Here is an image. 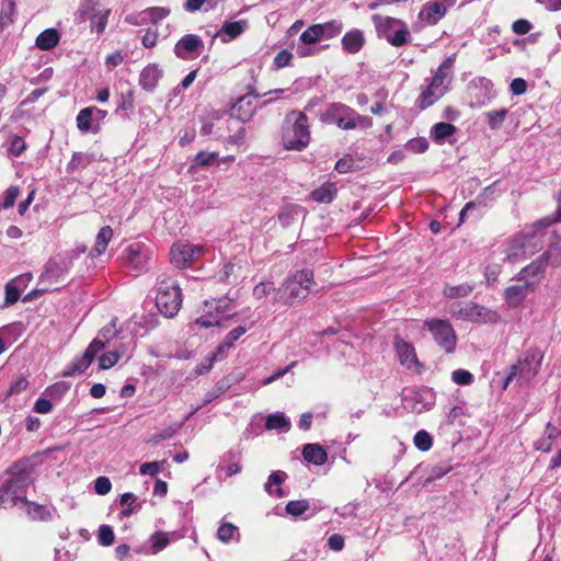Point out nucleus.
Wrapping results in <instances>:
<instances>
[{
  "label": "nucleus",
  "mask_w": 561,
  "mask_h": 561,
  "mask_svg": "<svg viewBox=\"0 0 561 561\" xmlns=\"http://www.w3.org/2000/svg\"><path fill=\"white\" fill-rule=\"evenodd\" d=\"M8 476L0 488V508L30 506L26 491L33 481L31 472L26 468L14 465L9 469Z\"/></svg>",
  "instance_id": "f257e3e1"
},
{
  "label": "nucleus",
  "mask_w": 561,
  "mask_h": 561,
  "mask_svg": "<svg viewBox=\"0 0 561 561\" xmlns=\"http://www.w3.org/2000/svg\"><path fill=\"white\" fill-rule=\"evenodd\" d=\"M542 227L531 226L512 237L505 249V261L520 262L542 248Z\"/></svg>",
  "instance_id": "f03ea898"
},
{
  "label": "nucleus",
  "mask_w": 561,
  "mask_h": 561,
  "mask_svg": "<svg viewBox=\"0 0 561 561\" xmlns=\"http://www.w3.org/2000/svg\"><path fill=\"white\" fill-rule=\"evenodd\" d=\"M282 141L287 150H302L310 141L308 117L299 111L287 114L282 133Z\"/></svg>",
  "instance_id": "7ed1b4c3"
},
{
  "label": "nucleus",
  "mask_w": 561,
  "mask_h": 561,
  "mask_svg": "<svg viewBox=\"0 0 561 561\" xmlns=\"http://www.w3.org/2000/svg\"><path fill=\"white\" fill-rule=\"evenodd\" d=\"M320 119L325 124L336 125L344 130L355 129L356 127L367 128L373 125L370 117L362 116L352 107L340 102L331 103L321 113Z\"/></svg>",
  "instance_id": "20e7f679"
},
{
  "label": "nucleus",
  "mask_w": 561,
  "mask_h": 561,
  "mask_svg": "<svg viewBox=\"0 0 561 561\" xmlns=\"http://www.w3.org/2000/svg\"><path fill=\"white\" fill-rule=\"evenodd\" d=\"M313 284V272L301 270L289 276L278 289V299L293 305L308 297Z\"/></svg>",
  "instance_id": "39448f33"
},
{
  "label": "nucleus",
  "mask_w": 561,
  "mask_h": 561,
  "mask_svg": "<svg viewBox=\"0 0 561 561\" xmlns=\"http://www.w3.org/2000/svg\"><path fill=\"white\" fill-rule=\"evenodd\" d=\"M156 306L167 318L174 317L182 306V294L178 283L171 278L158 282Z\"/></svg>",
  "instance_id": "423d86ee"
},
{
  "label": "nucleus",
  "mask_w": 561,
  "mask_h": 561,
  "mask_svg": "<svg viewBox=\"0 0 561 561\" xmlns=\"http://www.w3.org/2000/svg\"><path fill=\"white\" fill-rule=\"evenodd\" d=\"M113 328H103L99 335L90 343L85 352L81 357L73 359V362L67 366L62 375L66 377L81 374L92 364L96 354L102 351L106 343L113 337Z\"/></svg>",
  "instance_id": "0eeeda50"
},
{
  "label": "nucleus",
  "mask_w": 561,
  "mask_h": 561,
  "mask_svg": "<svg viewBox=\"0 0 561 561\" xmlns=\"http://www.w3.org/2000/svg\"><path fill=\"white\" fill-rule=\"evenodd\" d=\"M374 21L380 36L389 44L400 47L410 41V32L404 22L390 16L375 15Z\"/></svg>",
  "instance_id": "6e6552de"
},
{
  "label": "nucleus",
  "mask_w": 561,
  "mask_h": 561,
  "mask_svg": "<svg viewBox=\"0 0 561 561\" xmlns=\"http://www.w3.org/2000/svg\"><path fill=\"white\" fill-rule=\"evenodd\" d=\"M557 250H559V247H551L530 264L523 267L519 273L512 278V282H527L528 284H533V287L536 289L545 276L546 268L553 256V252Z\"/></svg>",
  "instance_id": "1a4fd4ad"
},
{
  "label": "nucleus",
  "mask_w": 561,
  "mask_h": 561,
  "mask_svg": "<svg viewBox=\"0 0 561 561\" xmlns=\"http://www.w3.org/2000/svg\"><path fill=\"white\" fill-rule=\"evenodd\" d=\"M206 253V248L201 244L176 242L170 250L171 263L178 268H186Z\"/></svg>",
  "instance_id": "9d476101"
},
{
  "label": "nucleus",
  "mask_w": 561,
  "mask_h": 561,
  "mask_svg": "<svg viewBox=\"0 0 561 561\" xmlns=\"http://www.w3.org/2000/svg\"><path fill=\"white\" fill-rule=\"evenodd\" d=\"M540 365L541 358H538L535 353H527L524 358L519 359L512 366L504 388H506L514 379H516L520 385L528 382L537 375Z\"/></svg>",
  "instance_id": "9b49d317"
},
{
  "label": "nucleus",
  "mask_w": 561,
  "mask_h": 561,
  "mask_svg": "<svg viewBox=\"0 0 561 561\" xmlns=\"http://www.w3.org/2000/svg\"><path fill=\"white\" fill-rule=\"evenodd\" d=\"M424 325L431 331L435 342L446 352L453 353L457 336L451 324L446 320L430 319Z\"/></svg>",
  "instance_id": "f8f14e48"
},
{
  "label": "nucleus",
  "mask_w": 561,
  "mask_h": 561,
  "mask_svg": "<svg viewBox=\"0 0 561 561\" xmlns=\"http://www.w3.org/2000/svg\"><path fill=\"white\" fill-rule=\"evenodd\" d=\"M150 260L151 253L142 243H131L124 250V262L137 274L148 270V263Z\"/></svg>",
  "instance_id": "ddd939ff"
},
{
  "label": "nucleus",
  "mask_w": 561,
  "mask_h": 561,
  "mask_svg": "<svg viewBox=\"0 0 561 561\" xmlns=\"http://www.w3.org/2000/svg\"><path fill=\"white\" fill-rule=\"evenodd\" d=\"M458 319L471 322H496L499 320L497 312L480 306L476 302H469L454 313Z\"/></svg>",
  "instance_id": "4468645a"
},
{
  "label": "nucleus",
  "mask_w": 561,
  "mask_h": 561,
  "mask_svg": "<svg viewBox=\"0 0 561 561\" xmlns=\"http://www.w3.org/2000/svg\"><path fill=\"white\" fill-rule=\"evenodd\" d=\"M204 48L203 39L195 34L184 35L174 46V54L183 60H191L199 56Z\"/></svg>",
  "instance_id": "2eb2a0df"
},
{
  "label": "nucleus",
  "mask_w": 561,
  "mask_h": 561,
  "mask_svg": "<svg viewBox=\"0 0 561 561\" xmlns=\"http://www.w3.org/2000/svg\"><path fill=\"white\" fill-rule=\"evenodd\" d=\"M455 4L456 0L428 1L422 7L419 19L430 25H434L446 14L447 9Z\"/></svg>",
  "instance_id": "dca6fc26"
},
{
  "label": "nucleus",
  "mask_w": 561,
  "mask_h": 561,
  "mask_svg": "<svg viewBox=\"0 0 561 561\" xmlns=\"http://www.w3.org/2000/svg\"><path fill=\"white\" fill-rule=\"evenodd\" d=\"M536 289L533 287V284H528L527 282H515V284L505 288L503 298L508 307L517 308Z\"/></svg>",
  "instance_id": "f3484780"
},
{
  "label": "nucleus",
  "mask_w": 561,
  "mask_h": 561,
  "mask_svg": "<svg viewBox=\"0 0 561 561\" xmlns=\"http://www.w3.org/2000/svg\"><path fill=\"white\" fill-rule=\"evenodd\" d=\"M256 107V96L247 94L237 100V102L231 106L230 114L233 118L245 123L252 118Z\"/></svg>",
  "instance_id": "a211bd4d"
},
{
  "label": "nucleus",
  "mask_w": 561,
  "mask_h": 561,
  "mask_svg": "<svg viewBox=\"0 0 561 561\" xmlns=\"http://www.w3.org/2000/svg\"><path fill=\"white\" fill-rule=\"evenodd\" d=\"M322 41L319 34V31L316 24L310 25L307 30H305L300 37L299 43L296 46V54L299 57H308L312 56L317 53V49L312 47V45Z\"/></svg>",
  "instance_id": "6ab92c4d"
},
{
  "label": "nucleus",
  "mask_w": 561,
  "mask_h": 561,
  "mask_svg": "<svg viewBox=\"0 0 561 561\" xmlns=\"http://www.w3.org/2000/svg\"><path fill=\"white\" fill-rule=\"evenodd\" d=\"M394 348L400 360V364L407 369L419 368L420 363L416 357L415 348L412 344L398 340L394 344Z\"/></svg>",
  "instance_id": "aec40b11"
},
{
  "label": "nucleus",
  "mask_w": 561,
  "mask_h": 561,
  "mask_svg": "<svg viewBox=\"0 0 561 561\" xmlns=\"http://www.w3.org/2000/svg\"><path fill=\"white\" fill-rule=\"evenodd\" d=\"M497 183L499 181H495L491 185L484 187L474 202H468L465 205V207L461 209L459 214L461 222L465 220V217L468 214V211L474 209L477 204L486 206L489 202L495 201V198L499 196V193L496 191Z\"/></svg>",
  "instance_id": "412c9836"
},
{
  "label": "nucleus",
  "mask_w": 561,
  "mask_h": 561,
  "mask_svg": "<svg viewBox=\"0 0 561 561\" xmlns=\"http://www.w3.org/2000/svg\"><path fill=\"white\" fill-rule=\"evenodd\" d=\"M453 62V58H447L444 62H442L438 69L436 70L432 79V82L430 83L436 84V89H442L444 93H446L448 84L451 81Z\"/></svg>",
  "instance_id": "4be33fe9"
},
{
  "label": "nucleus",
  "mask_w": 561,
  "mask_h": 561,
  "mask_svg": "<svg viewBox=\"0 0 561 561\" xmlns=\"http://www.w3.org/2000/svg\"><path fill=\"white\" fill-rule=\"evenodd\" d=\"M341 43L345 51L348 54H356L363 48L365 37L360 30L353 28L344 34Z\"/></svg>",
  "instance_id": "5701e85b"
},
{
  "label": "nucleus",
  "mask_w": 561,
  "mask_h": 561,
  "mask_svg": "<svg viewBox=\"0 0 561 561\" xmlns=\"http://www.w3.org/2000/svg\"><path fill=\"white\" fill-rule=\"evenodd\" d=\"M162 76V71L159 69L157 65H149L144 68L139 77L140 85L147 91H153L157 87L160 78Z\"/></svg>",
  "instance_id": "b1692460"
},
{
  "label": "nucleus",
  "mask_w": 561,
  "mask_h": 561,
  "mask_svg": "<svg viewBox=\"0 0 561 561\" xmlns=\"http://www.w3.org/2000/svg\"><path fill=\"white\" fill-rule=\"evenodd\" d=\"M247 28L245 21L226 22L217 33L221 42L228 43L240 36Z\"/></svg>",
  "instance_id": "393cba45"
},
{
  "label": "nucleus",
  "mask_w": 561,
  "mask_h": 561,
  "mask_svg": "<svg viewBox=\"0 0 561 561\" xmlns=\"http://www.w3.org/2000/svg\"><path fill=\"white\" fill-rule=\"evenodd\" d=\"M100 9H108L107 0H82L77 14L81 21H87L93 14H98Z\"/></svg>",
  "instance_id": "a878e982"
},
{
  "label": "nucleus",
  "mask_w": 561,
  "mask_h": 561,
  "mask_svg": "<svg viewBox=\"0 0 561 561\" xmlns=\"http://www.w3.org/2000/svg\"><path fill=\"white\" fill-rule=\"evenodd\" d=\"M304 459L316 466H321L328 460L327 451L318 444H307L302 450Z\"/></svg>",
  "instance_id": "bb28decb"
},
{
  "label": "nucleus",
  "mask_w": 561,
  "mask_h": 561,
  "mask_svg": "<svg viewBox=\"0 0 561 561\" xmlns=\"http://www.w3.org/2000/svg\"><path fill=\"white\" fill-rule=\"evenodd\" d=\"M560 434L561 432L558 427L553 426L551 423H548L542 437L539 438L535 444L536 449L543 453H549L552 448L553 442L559 437Z\"/></svg>",
  "instance_id": "cd10ccee"
},
{
  "label": "nucleus",
  "mask_w": 561,
  "mask_h": 561,
  "mask_svg": "<svg viewBox=\"0 0 561 561\" xmlns=\"http://www.w3.org/2000/svg\"><path fill=\"white\" fill-rule=\"evenodd\" d=\"M287 478V473L284 472V471H280V470H277V471H273L264 488H265V491L268 493V494H274L276 495L277 497H283L285 495V492L283 491V489L279 486Z\"/></svg>",
  "instance_id": "c85d7f7f"
},
{
  "label": "nucleus",
  "mask_w": 561,
  "mask_h": 561,
  "mask_svg": "<svg viewBox=\"0 0 561 561\" xmlns=\"http://www.w3.org/2000/svg\"><path fill=\"white\" fill-rule=\"evenodd\" d=\"M113 229L110 227V226H104L100 229L99 233L96 234V238H95V244L91 251V255L92 256H100L102 255L110 241L112 240L113 238Z\"/></svg>",
  "instance_id": "c756f323"
},
{
  "label": "nucleus",
  "mask_w": 561,
  "mask_h": 561,
  "mask_svg": "<svg viewBox=\"0 0 561 561\" xmlns=\"http://www.w3.org/2000/svg\"><path fill=\"white\" fill-rule=\"evenodd\" d=\"M95 160L96 158L93 153L75 152L67 165V171L70 173L81 171L88 168Z\"/></svg>",
  "instance_id": "7c9ffc66"
},
{
  "label": "nucleus",
  "mask_w": 561,
  "mask_h": 561,
  "mask_svg": "<svg viewBox=\"0 0 561 561\" xmlns=\"http://www.w3.org/2000/svg\"><path fill=\"white\" fill-rule=\"evenodd\" d=\"M59 39L57 30L47 28L36 37L35 44L42 50H50L59 43Z\"/></svg>",
  "instance_id": "2f4dec72"
},
{
  "label": "nucleus",
  "mask_w": 561,
  "mask_h": 561,
  "mask_svg": "<svg viewBox=\"0 0 561 561\" xmlns=\"http://www.w3.org/2000/svg\"><path fill=\"white\" fill-rule=\"evenodd\" d=\"M445 93L442 89H436V84H430L425 90L422 91L417 99L419 107L422 110L433 105L438 101Z\"/></svg>",
  "instance_id": "473e14b6"
},
{
  "label": "nucleus",
  "mask_w": 561,
  "mask_h": 561,
  "mask_svg": "<svg viewBox=\"0 0 561 561\" xmlns=\"http://www.w3.org/2000/svg\"><path fill=\"white\" fill-rule=\"evenodd\" d=\"M321 39H331L340 35L343 31V23L339 20H332L325 23L316 24Z\"/></svg>",
  "instance_id": "72a5a7b5"
},
{
  "label": "nucleus",
  "mask_w": 561,
  "mask_h": 561,
  "mask_svg": "<svg viewBox=\"0 0 561 561\" xmlns=\"http://www.w3.org/2000/svg\"><path fill=\"white\" fill-rule=\"evenodd\" d=\"M337 193L336 186L333 183H324L311 193L313 201L318 203L329 204L333 201Z\"/></svg>",
  "instance_id": "f704fd0d"
},
{
  "label": "nucleus",
  "mask_w": 561,
  "mask_h": 561,
  "mask_svg": "<svg viewBox=\"0 0 561 561\" xmlns=\"http://www.w3.org/2000/svg\"><path fill=\"white\" fill-rule=\"evenodd\" d=\"M267 430H278L280 432H288L290 430V421L282 412H276L267 415L265 421Z\"/></svg>",
  "instance_id": "c9c22d12"
},
{
  "label": "nucleus",
  "mask_w": 561,
  "mask_h": 561,
  "mask_svg": "<svg viewBox=\"0 0 561 561\" xmlns=\"http://www.w3.org/2000/svg\"><path fill=\"white\" fill-rule=\"evenodd\" d=\"M16 12L14 0H3L0 11V32L13 23V18Z\"/></svg>",
  "instance_id": "e433bc0d"
},
{
  "label": "nucleus",
  "mask_w": 561,
  "mask_h": 561,
  "mask_svg": "<svg viewBox=\"0 0 561 561\" xmlns=\"http://www.w3.org/2000/svg\"><path fill=\"white\" fill-rule=\"evenodd\" d=\"M301 208L298 205L287 204L282 206L278 213V220L283 227H289L299 216Z\"/></svg>",
  "instance_id": "4c0bfd02"
},
{
  "label": "nucleus",
  "mask_w": 561,
  "mask_h": 561,
  "mask_svg": "<svg viewBox=\"0 0 561 561\" xmlns=\"http://www.w3.org/2000/svg\"><path fill=\"white\" fill-rule=\"evenodd\" d=\"M456 133V127L450 123L440 122L432 127L431 135L436 142H443Z\"/></svg>",
  "instance_id": "58836bf2"
},
{
  "label": "nucleus",
  "mask_w": 561,
  "mask_h": 561,
  "mask_svg": "<svg viewBox=\"0 0 561 561\" xmlns=\"http://www.w3.org/2000/svg\"><path fill=\"white\" fill-rule=\"evenodd\" d=\"M110 13L111 8L100 9V11H98V14H93L90 18H88L87 20L90 21L91 31L98 34L103 33L106 27Z\"/></svg>",
  "instance_id": "ea45409f"
},
{
  "label": "nucleus",
  "mask_w": 561,
  "mask_h": 561,
  "mask_svg": "<svg viewBox=\"0 0 561 561\" xmlns=\"http://www.w3.org/2000/svg\"><path fill=\"white\" fill-rule=\"evenodd\" d=\"M474 286L469 283L451 286L446 285L444 287L443 294L446 298L455 299V298H462L470 295V293L473 290Z\"/></svg>",
  "instance_id": "a19ab883"
},
{
  "label": "nucleus",
  "mask_w": 561,
  "mask_h": 561,
  "mask_svg": "<svg viewBox=\"0 0 561 561\" xmlns=\"http://www.w3.org/2000/svg\"><path fill=\"white\" fill-rule=\"evenodd\" d=\"M217 538L224 543H228L233 539L239 540L240 534L237 526L231 523H222L217 529Z\"/></svg>",
  "instance_id": "79ce46f5"
},
{
  "label": "nucleus",
  "mask_w": 561,
  "mask_h": 561,
  "mask_svg": "<svg viewBox=\"0 0 561 561\" xmlns=\"http://www.w3.org/2000/svg\"><path fill=\"white\" fill-rule=\"evenodd\" d=\"M94 107H85L81 110L77 116V126L81 131H90L93 129Z\"/></svg>",
  "instance_id": "37998d69"
},
{
  "label": "nucleus",
  "mask_w": 561,
  "mask_h": 561,
  "mask_svg": "<svg viewBox=\"0 0 561 561\" xmlns=\"http://www.w3.org/2000/svg\"><path fill=\"white\" fill-rule=\"evenodd\" d=\"M484 115L486 117L489 127L493 130H496L502 126L503 122L505 121L507 116V110L499 108L494 111H489Z\"/></svg>",
  "instance_id": "c03bdc74"
},
{
  "label": "nucleus",
  "mask_w": 561,
  "mask_h": 561,
  "mask_svg": "<svg viewBox=\"0 0 561 561\" xmlns=\"http://www.w3.org/2000/svg\"><path fill=\"white\" fill-rule=\"evenodd\" d=\"M310 508V503L307 500L289 501L285 507L288 515L294 517L302 516Z\"/></svg>",
  "instance_id": "a18cd8bd"
},
{
  "label": "nucleus",
  "mask_w": 561,
  "mask_h": 561,
  "mask_svg": "<svg viewBox=\"0 0 561 561\" xmlns=\"http://www.w3.org/2000/svg\"><path fill=\"white\" fill-rule=\"evenodd\" d=\"M415 447L421 451H427L433 446V438L428 432L421 430L416 432L413 438Z\"/></svg>",
  "instance_id": "49530a36"
},
{
  "label": "nucleus",
  "mask_w": 561,
  "mask_h": 561,
  "mask_svg": "<svg viewBox=\"0 0 561 561\" xmlns=\"http://www.w3.org/2000/svg\"><path fill=\"white\" fill-rule=\"evenodd\" d=\"M7 144L8 152L14 157H20L26 148L24 139L16 135L10 136Z\"/></svg>",
  "instance_id": "de8ad7c7"
},
{
  "label": "nucleus",
  "mask_w": 561,
  "mask_h": 561,
  "mask_svg": "<svg viewBox=\"0 0 561 561\" xmlns=\"http://www.w3.org/2000/svg\"><path fill=\"white\" fill-rule=\"evenodd\" d=\"M170 542V536L168 533L157 531L150 537V543L154 553L164 549Z\"/></svg>",
  "instance_id": "09e8293b"
},
{
  "label": "nucleus",
  "mask_w": 561,
  "mask_h": 561,
  "mask_svg": "<svg viewBox=\"0 0 561 561\" xmlns=\"http://www.w3.org/2000/svg\"><path fill=\"white\" fill-rule=\"evenodd\" d=\"M149 23L157 24L170 14V9L164 7H152L146 9Z\"/></svg>",
  "instance_id": "8fccbe9b"
},
{
  "label": "nucleus",
  "mask_w": 561,
  "mask_h": 561,
  "mask_svg": "<svg viewBox=\"0 0 561 561\" xmlns=\"http://www.w3.org/2000/svg\"><path fill=\"white\" fill-rule=\"evenodd\" d=\"M98 540L102 546L108 547L114 543L115 535L108 525H102L98 531Z\"/></svg>",
  "instance_id": "3c124183"
},
{
  "label": "nucleus",
  "mask_w": 561,
  "mask_h": 561,
  "mask_svg": "<svg viewBox=\"0 0 561 561\" xmlns=\"http://www.w3.org/2000/svg\"><path fill=\"white\" fill-rule=\"evenodd\" d=\"M22 288L16 285L13 280L9 282L5 285V304L13 305L15 304L21 296Z\"/></svg>",
  "instance_id": "603ef678"
},
{
  "label": "nucleus",
  "mask_w": 561,
  "mask_h": 561,
  "mask_svg": "<svg viewBox=\"0 0 561 561\" xmlns=\"http://www.w3.org/2000/svg\"><path fill=\"white\" fill-rule=\"evenodd\" d=\"M218 158L217 152H207V151H199L195 158L194 162L196 165L206 168L211 165Z\"/></svg>",
  "instance_id": "864d4df0"
},
{
  "label": "nucleus",
  "mask_w": 561,
  "mask_h": 561,
  "mask_svg": "<svg viewBox=\"0 0 561 561\" xmlns=\"http://www.w3.org/2000/svg\"><path fill=\"white\" fill-rule=\"evenodd\" d=\"M221 317L215 313L203 314L195 320V324L202 328H211L221 324Z\"/></svg>",
  "instance_id": "5fc2aeb1"
},
{
  "label": "nucleus",
  "mask_w": 561,
  "mask_h": 561,
  "mask_svg": "<svg viewBox=\"0 0 561 561\" xmlns=\"http://www.w3.org/2000/svg\"><path fill=\"white\" fill-rule=\"evenodd\" d=\"M119 357L117 352L104 353L99 358V366L101 369H110L118 362Z\"/></svg>",
  "instance_id": "6e6d98bb"
},
{
  "label": "nucleus",
  "mask_w": 561,
  "mask_h": 561,
  "mask_svg": "<svg viewBox=\"0 0 561 561\" xmlns=\"http://www.w3.org/2000/svg\"><path fill=\"white\" fill-rule=\"evenodd\" d=\"M451 379L457 385L467 386L473 380V376L470 371L465 369H456L451 374Z\"/></svg>",
  "instance_id": "4d7b16f0"
},
{
  "label": "nucleus",
  "mask_w": 561,
  "mask_h": 561,
  "mask_svg": "<svg viewBox=\"0 0 561 561\" xmlns=\"http://www.w3.org/2000/svg\"><path fill=\"white\" fill-rule=\"evenodd\" d=\"M428 142L425 138L411 139L407 144V149L413 153H423L427 150Z\"/></svg>",
  "instance_id": "13d9d810"
},
{
  "label": "nucleus",
  "mask_w": 561,
  "mask_h": 561,
  "mask_svg": "<svg viewBox=\"0 0 561 561\" xmlns=\"http://www.w3.org/2000/svg\"><path fill=\"white\" fill-rule=\"evenodd\" d=\"M164 463V461L162 462H158V461H151V462H144L140 468H139V472L140 474L142 476H150V477H154L156 474L159 473L160 469H161V466Z\"/></svg>",
  "instance_id": "bf43d9fd"
},
{
  "label": "nucleus",
  "mask_w": 561,
  "mask_h": 561,
  "mask_svg": "<svg viewBox=\"0 0 561 561\" xmlns=\"http://www.w3.org/2000/svg\"><path fill=\"white\" fill-rule=\"evenodd\" d=\"M137 497L133 493H124L121 497V504L125 506L122 514L124 516H129L133 513L131 506L136 503Z\"/></svg>",
  "instance_id": "052dcab7"
},
{
  "label": "nucleus",
  "mask_w": 561,
  "mask_h": 561,
  "mask_svg": "<svg viewBox=\"0 0 561 561\" xmlns=\"http://www.w3.org/2000/svg\"><path fill=\"white\" fill-rule=\"evenodd\" d=\"M27 386L28 381L26 377L20 376L11 383L8 396L21 393L22 391L26 390Z\"/></svg>",
  "instance_id": "680f3d73"
},
{
  "label": "nucleus",
  "mask_w": 561,
  "mask_h": 561,
  "mask_svg": "<svg viewBox=\"0 0 561 561\" xmlns=\"http://www.w3.org/2000/svg\"><path fill=\"white\" fill-rule=\"evenodd\" d=\"M112 489V483L106 477H99L94 482V490L100 495L107 494Z\"/></svg>",
  "instance_id": "e2e57ef3"
},
{
  "label": "nucleus",
  "mask_w": 561,
  "mask_h": 561,
  "mask_svg": "<svg viewBox=\"0 0 561 561\" xmlns=\"http://www.w3.org/2000/svg\"><path fill=\"white\" fill-rule=\"evenodd\" d=\"M147 12L146 10H144L141 12L127 15L125 18V21L130 25H145L149 23V20H147Z\"/></svg>",
  "instance_id": "0e129e2a"
},
{
  "label": "nucleus",
  "mask_w": 561,
  "mask_h": 561,
  "mask_svg": "<svg viewBox=\"0 0 561 561\" xmlns=\"http://www.w3.org/2000/svg\"><path fill=\"white\" fill-rule=\"evenodd\" d=\"M19 193H20V191H19L18 186H11L5 191V195H4V199H3V207L5 209L11 208L14 205V203L19 196Z\"/></svg>",
  "instance_id": "69168bd1"
},
{
  "label": "nucleus",
  "mask_w": 561,
  "mask_h": 561,
  "mask_svg": "<svg viewBox=\"0 0 561 561\" xmlns=\"http://www.w3.org/2000/svg\"><path fill=\"white\" fill-rule=\"evenodd\" d=\"M247 331H248L247 327L240 325V327L231 330L225 336L224 340L227 342V344H229L232 347L234 342H237Z\"/></svg>",
  "instance_id": "338daca9"
},
{
  "label": "nucleus",
  "mask_w": 561,
  "mask_h": 561,
  "mask_svg": "<svg viewBox=\"0 0 561 561\" xmlns=\"http://www.w3.org/2000/svg\"><path fill=\"white\" fill-rule=\"evenodd\" d=\"M291 53L286 49L280 50L274 58V65L276 68H284L289 65L291 60Z\"/></svg>",
  "instance_id": "774afa93"
}]
</instances>
